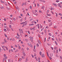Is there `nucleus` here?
I'll return each mask as SVG.
<instances>
[{"label":"nucleus","mask_w":62,"mask_h":62,"mask_svg":"<svg viewBox=\"0 0 62 62\" xmlns=\"http://www.w3.org/2000/svg\"><path fill=\"white\" fill-rule=\"evenodd\" d=\"M25 22H26V21H25V22H23L21 23H20V24H23V23H25Z\"/></svg>","instance_id":"obj_10"},{"label":"nucleus","mask_w":62,"mask_h":62,"mask_svg":"<svg viewBox=\"0 0 62 62\" xmlns=\"http://www.w3.org/2000/svg\"><path fill=\"white\" fill-rule=\"evenodd\" d=\"M0 8L1 9H3V8H4V7H0Z\"/></svg>","instance_id":"obj_29"},{"label":"nucleus","mask_w":62,"mask_h":62,"mask_svg":"<svg viewBox=\"0 0 62 62\" xmlns=\"http://www.w3.org/2000/svg\"><path fill=\"white\" fill-rule=\"evenodd\" d=\"M33 51L34 52H37V51H36V50H35V49L33 50Z\"/></svg>","instance_id":"obj_55"},{"label":"nucleus","mask_w":62,"mask_h":62,"mask_svg":"<svg viewBox=\"0 0 62 62\" xmlns=\"http://www.w3.org/2000/svg\"><path fill=\"white\" fill-rule=\"evenodd\" d=\"M35 48H36V46L35 45V46H34V50H35Z\"/></svg>","instance_id":"obj_44"},{"label":"nucleus","mask_w":62,"mask_h":62,"mask_svg":"<svg viewBox=\"0 0 62 62\" xmlns=\"http://www.w3.org/2000/svg\"><path fill=\"white\" fill-rule=\"evenodd\" d=\"M28 33L29 34H30V32L29 31H28Z\"/></svg>","instance_id":"obj_40"},{"label":"nucleus","mask_w":62,"mask_h":62,"mask_svg":"<svg viewBox=\"0 0 62 62\" xmlns=\"http://www.w3.org/2000/svg\"><path fill=\"white\" fill-rule=\"evenodd\" d=\"M59 1L58 0H56V2H59Z\"/></svg>","instance_id":"obj_46"},{"label":"nucleus","mask_w":62,"mask_h":62,"mask_svg":"<svg viewBox=\"0 0 62 62\" xmlns=\"http://www.w3.org/2000/svg\"><path fill=\"white\" fill-rule=\"evenodd\" d=\"M4 34H5V37L7 38V35H6V34H5V33H4Z\"/></svg>","instance_id":"obj_45"},{"label":"nucleus","mask_w":62,"mask_h":62,"mask_svg":"<svg viewBox=\"0 0 62 62\" xmlns=\"http://www.w3.org/2000/svg\"><path fill=\"white\" fill-rule=\"evenodd\" d=\"M20 21L21 22H22L23 21V19H21L20 20Z\"/></svg>","instance_id":"obj_53"},{"label":"nucleus","mask_w":62,"mask_h":62,"mask_svg":"<svg viewBox=\"0 0 62 62\" xmlns=\"http://www.w3.org/2000/svg\"><path fill=\"white\" fill-rule=\"evenodd\" d=\"M23 55L24 56H25V53L24 52L23 53Z\"/></svg>","instance_id":"obj_7"},{"label":"nucleus","mask_w":62,"mask_h":62,"mask_svg":"<svg viewBox=\"0 0 62 62\" xmlns=\"http://www.w3.org/2000/svg\"><path fill=\"white\" fill-rule=\"evenodd\" d=\"M15 37L16 38V39H19V37H18L17 36H16Z\"/></svg>","instance_id":"obj_26"},{"label":"nucleus","mask_w":62,"mask_h":62,"mask_svg":"<svg viewBox=\"0 0 62 62\" xmlns=\"http://www.w3.org/2000/svg\"><path fill=\"white\" fill-rule=\"evenodd\" d=\"M45 57V56H44V54H43L42 55V57Z\"/></svg>","instance_id":"obj_9"},{"label":"nucleus","mask_w":62,"mask_h":62,"mask_svg":"<svg viewBox=\"0 0 62 62\" xmlns=\"http://www.w3.org/2000/svg\"><path fill=\"white\" fill-rule=\"evenodd\" d=\"M35 21H33L31 22V23H34L35 22Z\"/></svg>","instance_id":"obj_30"},{"label":"nucleus","mask_w":62,"mask_h":62,"mask_svg":"<svg viewBox=\"0 0 62 62\" xmlns=\"http://www.w3.org/2000/svg\"><path fill=\"white\" fill-rule=\"evenodd\" d=\"M9 28H11V25H9Z\"/></svg>","instance_id":"obj_49"},{"label":"nucleus","mask_w":62,"mask_h":62,"mask_svg":"<svg viewBox=\"0 0 62 62\" xmlns=\"http://www.w3.org/2000/svg\"><path fill=\"white\" fill-rule=\"evenodd\" d=\"M44 29V28H42L41 29V31H42V30H43Z\"/></svg>","instance_id":"obj_15"},{"label":"nucleus","mask_w":62,"mask_h":62,"mask_svg":"<svg viewBox=\"0 0 62 62\" xmlns=\"http://www.w3.org/2000/svg\"><path fill=\"white\" fill-rule=\"evenodd\" d=\"M25 41H26L27 42L28 41V39H25Z\"/></svg>","instance_id":"obj_21"},{"label":"nucleus","mask_w":62,"mask_h":62,"mask_svg":"<svg viewBox=\"0 0 62 62\" xmlns=\"http://www.w3.org/2000/svg\"><path fill=\"white\" fill-rule=\"evenodd\" d=\"M33 20V19H30V20L31 21H32Z\"/></svg>","instance_id":"obj_59"},{"label":"nucleus","mask_w":62,"mask_h":62,"mask_svg":"<svg viewBox=\"0 0 62 62\" xmlns=\"http://www.w3.org/2000/svg\"><path fill=\"white\" fill-rule=\"evenodd\" d=\"M4 21H6L7 20H6V19L5 18H4Z\"/></svg>","instance_id":"obj_61"},{"label":"nucleus","mask_w":62,"mask_h":62,"mask_svg":"<svg viewBox=\"0 0 62 62\" xmlns=\"http://www.w3.org/2000/svg\"><path fill=\"white\" fill-rule=\"evenodd\" d=\"M27 51H28V50H29V48L27 47Z\"/></svg>","instance_id":"obj_51"},{"label":"nucleus","mask_w":62,"mask_h":62,"mask_svg":"<svg viewBox=\"0 0 62 62\" xmlns=\"http://www.w3.org/2000/svg\"><path fill=\"white\" fill-rule=\"evenodd\" d=\"M46 15L48 16H50L51 15V14H48V13L46 14Z\"/></svg>","instance_id":"obj_6"},{"label":"nucleus","mask_w":62,"mask_h":62,"mask_svg":"<svg viewBox=\"0 0 62 62\" xmlns=\"http://www.w3.org/2000/svg\"><path fill=\"white\" fill-rule=\"evenodd\" d=\"M55 14H56V17H57V16H58V15H58L57 13H55Z\"/></svg>","instance_id":"obj_43"},{"label":"nucleus","mask_w":62,"mask_h":62,"mask_svg":"<svg viewBox=\"0 0 62 62\" xmlns=\"http://www.w3.org/2000/svg\"><path fill=\"white\" fill-rule=\"evenodd\" d=\"M41 8L42 9H44V6H42Z\"/></svg>","instance_id":"obj_8"},{"label":"nucleus","mask_w":62,"mask_h":62,"mask_svg":"<svg viewBox=\"0 0 62 62\" xmlns=\"http://www.w3.org/2000/svg\"><path fill=\"white\" fill-rule=\"evenodd\" d=\"M30 8L31 9H32V7L31 6H30Z\"/></svg>","instance_id":"obj_39"},{"label":"nucleus","mask_w":62,"mask_h":62,"mask_svg":"<svg viewBox=\"0 0 62 62\" xmlns=\"http://www.w3.org/2000/svg\"><path fill=\"white\" fill-rule=\"evenodd\" d=\"M1 3H3V4H4L5 3V2L4 1H2V2H1Z\"/></svg>","instance_id":"obj_42"},{"label":"nucleus","mask_w":62,"mask_h":62,"mask_svg":"<svg viewBox=\"0 0 62 62\" xmlns=\"http://www.w3.org/2000/svg\"><path fill=\"white\" fill-rule=\"evenodd\" d=\"M3 55L4 57H6V54H4Z\"/></svg>","instance_id":"obj_23"},{"label":"nucleus","mask_w":62,"mask_h":62,"mask_svg":"<svg viewBox=\"0 0 62 62\" xmlns=\"http://www.w3.org/2000/svg\"><path fill=\"white\" fill-rule=\"evenodd\" d=\"M40 55H42V52H41L40 51L39 53Z\"/></svg>","instance_id":"obj_11"},{"label":"nucleus","mask_w":62,"mask_h":62,"mask_svg":"<svg viewBox=\"0 0 62 62\" xmlns=\"http://www.w3.org/2000/svg\"><path fill=\"white\" fill-rule=\"evenodd\" d=\"M56 40L57 41V42H58V39H57V38H56Z\"/></svg>","instance_id":"obj_57"},{"label":"nucleus","mask_w":62,"mask_h":62,"mask_svg":"<svg viewBox=\"0 0 62 62\" xmlns=\"http://www.w3.org/2000/svg\"><path fill=\"white\" fill-rule=\"evenodd\" d=\"M15 46L16 47H18V46H17V45H15Z\"/></svg>","instance_id":"obj_64"},{"label":"nucleus","mask_w":62,"mask_h":62,"mask_svg":"<svg viewBox=\"0 0 62 62\" xmlns=\"http://www.w3.org/2000/svg\"><path fill=\"white\" fill-rule=\"evenodd\" d=\"M29 38L30 39V40H32L33 39V37H29Z\"/></svg>","instance_id":"obj_3"},{"label":"nucleus","mask_w":62,"mask_h":62,"mask_svg":"<svg viewBox=\"0 0 62 62\" xmlns=\"http://www.w3.org/2000/svg\"><path fill=\"white\" fill-rule=\"evenodd\" d=\"M24 5V3H23L22 5V6H23Z\"/></svg>","instance_id":"obj_41"},{"label":"nucleus","mask_w":62,"mask_h":62,"mask_svg":"<svg viewBox=\"0 0 62 62\" xmlns=\"http://www.w3.org/2000/svg\"><path fill=\"white\" fill-rule=\"evenodd\" d=\"M38 42L39 43V44H41V42H40V40H38Z\"/></svg>","instance_id":"obj_14"},{"label":"nucleus","mask_w":62,"mask_h":62,"mask_svg":"<svg viewBox=\"0 0 62 62\" xmlns=\"http://www.w3.org/2000/svg\"><path fill=\"white\" fill-rule=\"evenodd\" d=\"M39 1L41 2H43V0H39Z\"/></svg>","instance_id":"obj_50"},{"label":"nucleus","mask_w":62,"mask_h":62,"mask_svg":"<svg viewBox=\"0 0 62 62\" xmlns=\"http://www.w3.org/2000/svg\"><path fill=\"white\" fill-rule=\"evenodd\" d=\"M44 41L45 42L46 41V38H45V40H44Z\"/></svg>","instance_id":"obj_63"},{"label":"nucleus","mask_w":62,"mask_h":62,"mask_svg":"<svg viewBox=\"0 0 62 62\" xmlns=\"http://www.w3.org/2000/svg\"><path fill=\"white\" fill-rule=\"evenodd\" d=\"M36 26H39V24H37V25H36Z\"/></svg>","instance_id":"obj_60"},{"label":"nucleus","mask_w":62,"mask_h":62,"mask_svg":"<svg viewBox=\"0 0 62 62\" xmlns=\"http://www.w3.org/2000/svg\"><path fill=\"white\" fill-rule=\"evenodd\" d=\"M31 56H32V57H33V58H34V55H33L32 54H31Z\"/></svg>","instance_id":"obj_54"},{"label":"nucleus","mask_w":62,"mask_h":62,"mask_svg":"<svg viewBox=\"0 0 62 62\" xmlns=\"http://www.w3.org/2000/svg\"><path fill=\"white\" fill-rule=\"evenodd\" d=\"M13 20H14V21H16V19H15V18H13Z\"/></svg>","instance_id":"obj_33"},{"label":"nucleus","mask_w":62,"mask_h":62,"mask_svg":"<svg viewBox=\"0 0 62 62\" xmlns=\"http://www.w3.org/2000/svg\"><path fill=\"white\" fill-rule=\"evenodd\" d=\"M48 22H51V20H50V19H48Z\"/></svg>","instance_id":"obj_32"},{"label":"nucleus","mask_w":62,"mask_h":62,"mask_svg":"<svg viewBox=\"0 0 62 62\" xmlns=\"http://www.w3.org/2000/svg\"><path fill=\"white\" fill-rule=\"evenodd\" d=\"M55 44H56V45H58L56 41H55Z\"/></svg>","instance_id":"obj_27"},{"label":"nucleus","mask_w":62,"mask_h":62,"mask_svg":"<svg viewBox=\"0 0 62 62\" xmlns=\"http://www.w3.org/2000/svg\"><path fill=\"white\" fill-rule=\"evenodd\" d=\"M19 51V50L17 49L15 51V53H17V52H18Z\"/></svg>","instance_id":"obj_13"},{"label":"nucleus","mask_w":62,"mask_h":62,"mask_svg":"<svg viewBox=\"0 0 62 62\" xmlns=\"http://www.w3.org/2000/svg\"><path fill=\"white\" fill-rule=\"evenodd\" d=\"M52 25V24L51 23V24H50L49 25V26H51Z\"/></svg>","instance_id":"obj_48"},{"label":"nucleus","mask_w":62,"mask_h":62,"mask_svg":"<svg viewBox=\"0 0 62 62\" xmlns=\"http://www.w3.org/2000/svg\"><path fill=\"white\" fill-rule=\"evenodd\" d=\"M4 31H5V32H7V30L6 29H4Z\"/></svg>","instance_id":"obj_31"},{"label":"nucleus","mask_w":62,"mask_h":62,"mask_svg":"<svg viewBox=\"0 0 62 62\" xmlns=\"http://www.w3.org/2000/svg\"><path fill=\"white\" fill-rule=\"evenodd\" d=\"M24 25H25L24 24H23L22 26V27H23L24 26Z\"/></svg>","instance_id":"obj_56"},{"label":"nucleus","mask_w":62,"mask_h":62,"mask_svg":"<svg viewBox=\"0 0 62 62\" xmlns=\"http://www.w3.org/2000/svg\"><path fill=\"white\" fill-rule=\"evenodd\" d=\"M5 47L6 48L7 50H8V47H7L6 46H5Z\"/></svg>","instance_id":"obj_34"},{"label":"nucleus","mask_w":62,"mask_h":62,"mask_svg":"<svg viewBox=\"0 0 62 62\" xmlns=\"http://www.w3.org/2000/svg\"><path fill=\"white\" fill-rule=\"evenodd\" d=\"M12 41H15V39H14V38H13L12 39Z\"/></svg>","instance_id":"obj_52"},{"label":"nucleus","mask_w":62,"mask_h":62,"mask_svg":"<svg viewBox=\"0 0 62 62\" xmlns=\"http://www.w3.org/2000/svg\"><path fill=\"white\" fill-rule=\"evenodd\" d=\"M8 61L9 62H11V60L10 59L8 60Z\"/></svg>","instance_id":"obj_28"},{"label":"nucleus","mask_w":62,"mask_h":62,"mask_svg":"<svg viewBox=\"0 0 62 62\" xmlns=\"http://www.w3.org/2000/svg\"><path fill=\"white\" fill-rule=\"evenodd\" d=\"M50 9L51 10H54V8H51Z\"/></svg>","instance_id":"obj_18"},{"label":"nucleus","mask_w":62,"mask_h":62,"mask_svg":"<svg viewBox=\"0 0 62 62\" xmlns=\"http://www.w3.org/2000/svg\"><path fill=\"white\" fill-rule=\"evenodd\" d=\"M7 8L8 9V10H10V8H8V7H7Z\"/></svg>","instance_id":"obj_19"},{"label":"nucleus","mask_w":62,"mask_h":62,"mask_svg":"<svg viewBox=\"0 0 62 62\" xmlns=\"http://www.w3.org/2000/svg\"><path fill=\"white\" fill-rule=\"evenodd\" d=\"M6 29H7V30L8 31H9V30H8V29H9L7 27V28H6Z\"/></svg>","instance_id":"obj_16"},{"label":"nucleus","mask_w":62,"mask_h":62,"mask_svg":"<svg viewBox=\"0 0 62 62\" xmlns=\"http://www.w3.org/2000/svg\"><path fill=\"white\" fill-rule=\"evenodd\" d=\"M17 36H18V37H20V35H19L17 33Z\"/></svg>","instance_id":"obj_47"},{"label":"nucleus","mask_w":62,"mask_h":62,"mask_svg":"<svg viewBox=\"0 0 62 62\" xmlns=\"http://www.w3.org/2000/svg\"><path fill=\"white\" fill-rule=\"evenodd\" d=\"M26 60L25 61V62H27V61H28V59H27V58H26Z\"/></svg>","instance_id":"obj_20"},{"label":"nucleus","mask_w":62,"mask_h":62,"mask_svg":"<svg viewBox=\"0 0 62 62\" xmlns=\"http://www.w3.org/2000/svg\"><path fill=\"white\" fill-rule=\"evenodd\" d=\"M53 6H55L56 7H57V5L56 4H54V3H53Z\"/></svg>","instance_id":"obj_4"},{"label":"nucleus","mask_w":62,"mask_h":62,"mask_svg":"<svg viewBox=\"0 0 62 62\" xmlns=\"http://www.w3.org/2000/svg\"><path fill=\"white\" fill-rule=\"evenodd\" d=\"M21 50H22V51H23L24 50V49H23V48H21Z\"/></svg>","instance_id":"obj_62"},{"label":"nucleus","mask_w":62,"mask_h":62,"mask_svg":"<svg viewBox=\"0 0 62 62\" xmlns=\"http://www.w3.org/2000/svg\"><path fill=\"white\" fill-rule=\"evenodd\" d=\"M2 47L3 49H4L5 48V46H2Z\"/></svg>","instance_id":"obj_36"},{"label":"nucleus","mask_w":62,"mask_h":62,"mask_svg":"<svg viewBox=\"0 0 62 62\" xmlns=\"http://www.w3.org/2000/svg\"><path fill=\"white\" fill-rule=\"evenodd\" d=\"M27 44L28 45L30 46V47H33V46H32V45L31 44L28 43Z\"/></svg>","instance_id":"obj_1"},{"label":"nucleus","mask_w":62,"mask_h":62,"mask_svg":"<svg viewBox=\"0 0 62 62\" xmlns=\"http://www.w3.org/2000/svg\"><path fill=\"white\" fill-rule=\"evenodd\" d=\"M58 4L59 7H60V8H61V6H60V4L58 3Z\"/></svg>","instance_id":"obj_17"},{"label":"nucleus","mask_w":62,"mask_h":62,"mask_svg":"<svg viewBox=\"0 0 62 62\" xmlns=\"http://www.w3.org/2000/svg\"><path fill=\"white\" fill-rule=\"evenodd\" d=\"M19 30L20 31H22V33L21 32V33H23V30H22V29H19Z\"/></svg>","instance_id":"obj_2"},{"label":"nucleus","mask_w":62,"mask_h":62,"mask_svg":"<svg viewBox=\"0 0 62 62\" xmlns=\"http://www.w3.org/2000/svg\"><path fill=\"white\" fill-rule=\"evenodd\" d=\"M46 53H47V56H49V54H48V52H47Z\"/></svg>","instance_id":"obj_35"},{"label":"nucleus","mask_w":62,"mask_h":62,"mask_svg":"<svg viewBox=\"0 0 62 62\" xmlns=\"http://www.w3.org/2000/svg\"><path fill=\"white\" fill-rule=\"evenodd\" d=\"M18 48L19 49V50H20V49H21V46H19V45L18 44Z\"/></svg>","instance_id":"obj_5"},{"label":"nucleus","mask_w":62,"mask_h":62,"mask_svg":"<svg viewBox=\"0 0 62 62\" xmlns=\"http://www.w3.org/2000/svg\"><path fill=\"white\" fill-rule=\"evenodd\" d=\"M5 42H7L8 41H7V40L6 39H4Z\"/></svg>","instance_id":"obj_12"},{"label":"nucleus","mask_w":62,"mask_h":62,"mask_svg":"<svg viewBox=\"0 0 62 62\" xmlns=\"http://www.w3.org/2000/svg\"><path fill=\"white\" fill-rule=\"evenodd\" d=\"M37 47H39V43H37Z\"/></svg>","instance_id":"obj_22"},{"label":"nucleus","mask_w":62,"mask_h":62,"mask_svg":"<svg viewBox=\"0 0 62 62\" xmlns=\"http://www.w3.org/2000/svg\"><path fill=\"white\" fill-rule=\"evenodd\" d=\"M48 34L49 36H52V35L51 33H48Z\"/></svg>","instance_id":"obj_25"},{"label":"nucleus","mask_w":62,"mask_h":62,"mask_svg":"<svg viewBox=\"0 0 62 62\" xmlns=\"http://www.w3.org/2000/svg\"><path fill=\"white\" fill-rule=\"evenodd\" d=\"M22 58L23 59H24L25 57H24L23 56H22Z\"/></svg>","instance_id":"obj_24"},{"label":"nucleus","mask_w":62,"mask_h":62,"mask_svg":"<svg viewBox=\"0 0 62 62\" xmlns=\"http://www.w3.org/2000/svg\"><path fill=\"white\" fill-rule=\"evenodd\" d=\"M32 13H33V14H35V12H34V10L32 11Z\"/></svg>","instance_id":"obj_38"},{"label":"nucleus","mask_w":62,"mask_h":62,"mask_svg":"<svg viewBox=\"0 0 62 62\" xmlns=\"http://www.w3.org/2000/svg\"><path fill=\"white\" fill-rule=\"evenodd\" d=\"M5 59H4L3 60V62H4V61H5Z\"/></svg>","instance_id":"obj_58"},{"label":"nucleus","mask_w":62,"mask_h":62,"mask_svg":"<svg viewBox=\"0 0 62 62\" xmlns=\"http://www.w3.org/2000/svg\"><path fill=\"white\" fill-rule=\"evenodd\" d=\"M59 15H60V16H62V14H61V13H59Z\"/></svg>","instance_id":"obj_37"}]
</instances>
